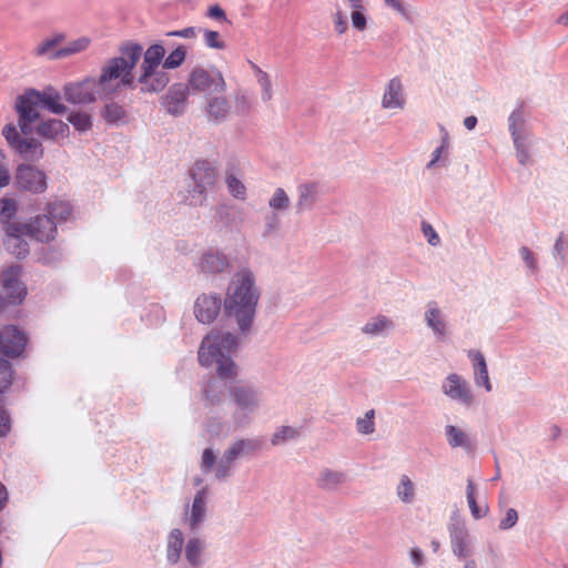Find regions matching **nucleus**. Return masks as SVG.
Returning <instances> with one entry per match:
<instances>
[{
  "instance_id": "obj_1",
  "label": "nucleus",
  "mask_w": 568,
  "mask_h": 568,
  "mask_svg": "<svg viewBox=\"0 0 568 568\" xmlns=\"http://www.w3.org/2000/svg\"><path fill=\"white\" fill-rule=\"evenodd\" d=\"M237 339L230 333L213 329L202 341L199 362L202 366H215L216 376H211L202 386V398L206 407H215L230 396V388L239 374L231 355L236 351Z\"/></svg>"
},
{
  "instance_id": "obj_2",
  "label": "nucleus",
  "mask_w": 568,
  "mask_h": 568,
  "mask_svg": "<svg viewBox=\"0 0 568 568\" xmlns=\"http://www.w3.org/2000/svg\"><path fill=\"white\" fill-rule=\"evenodd\" d=\"M142 55V45L126 41L119 48V54L103 62L95 80L105 100L118 97L126 89H135V72Z\"/></svg>"
},
{
  "instance_id": "obj_3",
  "label": "nucleus",
  "mask_w": 568,
  "mask_h": 568,
  "mask_svg": "<svg viewBox=\"0 0 568 568\" xmlns=\"http://www.w3.org/2000/svg\"><path fill=\"white\" fill-rule=\"evenodd\" d=\"M260 297L261 290L253 270L250 267L237 270L229 282L224 306L226 313L236 320L242 332L251 328Z\"/></svg>"
},
{
  "instance_id": "obj_4",
  "label": "nucleus",
  "mask_w": 568,
  "mask_h": 568,
  "mask_svg": "<svg viewBox=\"0 0 568 568\" xmlns=\"http://www.w3.org/2000/svg\"><path fill=\"white\" fill-rule=\"evenodd\" d=\"M40 108H45L53 114H64L68 111L61 94L53 88H47L43 91L36 89L24 91L14 101L18 125L23 134L33 132V124L40 120Z\"/></svg>"
},
{
  "instance_id": "obj_5",
  "label": "nucleus",
  "mask_w": 568,
  "mask_h": 568,
  "mask_svg": "<svg viewBox=\"0 0 568 568\" xmlns=\"http://www.w3.org/2000/svg\"><path fill=\"white\" fill-rule=\"evenodd\" d=\"M164 55L165 48L160 42L142 49V62L135 73V89L141 93H160L169 84L170 75L162 65Z\"/></svg>"
},
{
  "instance_id": "obj_6",
  "label": "nucleus",
  "mask_w": 568,
  "mask_h": 568,
  "mask_svg": "<svg viewBox=\"0 0 568 568\" xmlns=\"http://www.w3.org/2000/svg\"><path fill=\"white\" fill-rule=\"evenodd\" d=\"M217 179L215 168L206 161H197L190 170V181L184 201L190 206L205 203L209 190L213 189Z\"/></svg>"
},
{
  "instance_id": "obj_7",
  "label": "nucleus",
  "mask_w": 568,
  "mask_h": 568,
  "mask_svg": "<svg viewBox=\"0 0 568 568\" xmlns=\"http://www.w3.org/2000/svg\"><path fill=\"white\" fill-rule=\"evenodd\" d=\"M18 128V123H8L2 128L7 144L28 163L41 160L44 154L42 143L30 134L19 132Z\"/></svg>"
},
{
  "instance_id": "obj_8",
  "label": "nucleus",
  "mask_w": 568,
  "mask_h": 568,
  "mask_svg": "<svg viewBox=\"0 0 568 568\" xmlns=\"http://www.w3.org/2000/svg\"><path fill=\"white\" fill-rule=\"evenodd\" d=\"M48 174L33 163H19L13 173L17 190L33 195L43 194L48 190Z\"/></svg>"
},
{
  "instance_id": "obj_9",
  "label": "nucleus",
  "mask_w": 568,
  "mask_h": 568,
  "mask_svg": "<svg viewBox=\"0 0 568 568\" xmlns=\"http://www.w3.org/2000/svg\"><path fill=\"white\" fill-rule=\"evenodd\" d=\"M63 98L71 104H92L97 101H106L94 75H87L81 80L64 84Z\"/></svg>"
},
{
  "instance_id": "obj_10",
  "label": "nucleus",
  "mask_w": 568,
  "mask_h": 568,
  "mask_svg": "<svg viewBox=\"0 0 568 568\" xmlns=\"http://www.w3.org/2000/svg\"><path fill=\"white\" fill-rule=\"evenodd\" d=\"M230 398L236 407L234 419L237 425L247 423L248 416L261 405L260 392L252 385L233 384L230 388Z\"/></svg>"
},
{
  "instance_id": "obj_11",
  "label": "nucleus",
  "mask_w": 568,
  "mask_h": 568,
  "mask_svg": "<svg viewBox=\"0 0 568 568\" xmlns=\"http://www.w3.org/2000/svg\"><path fill=\"white\" fill-rule=\"evenodd\" d=\"M189 87L195 92L224 93L226 91L225 79L216 68H194L189 75Z\"/></svg>"
},
{
  "instance_id": "obj_12",
  "label": "nucleus",
  "mask_w": 568,
  "mask_h": 568,
  "mask_svg": "<svg viewBox=\"0 0 568 568\" xmlns=\"http://www.w3.org/2000/svg\"><path fill=\"white\" fill-rule=\"evenodd\" d=\"M258 442L255 439H237L224 452L215 467V478L225 479L232 473L233 463L243 456L257 450Z\"/></svg>"
},
{
  "instance_id": "obj_13",
  "label": "nucleus",
  "mask_w": 568,
  "mask_h": 568,
  "mask_svg": "<svg viewBox=\"0 0 568 568\" xmlns=\"http://www.w3.org/2000/svg\"><path fill=\"white\" fill-rule=\"evenodd\" d=\"M22 267L13 264L0 272V287L13 305H20L27 296V286L21 281Z\"/></svg>"
},
{
  "instance_id": "obj_14",
  "label": "nucleus",
  "mask_w": 568,
  "mask_h": 568,
  "mask_svg": "<svg viewBox=\"0 0 568 568\" xmlns=\"http://www.w3.org/2000/svg\"><path fill=\"white\" fill-rule=\"evenodd\" d=\"M423 320L437 342H446L450 336V328L445 311L435 301L425 305Z\"/></svg>"
},
{
  "instance_id": "obj_15",
  "label": "nucleus",
  "mask_w": 568,
  "mask_h": 568,
  "mask_svg": "<svg viewBox=\"0 0 568 568\" xmlns=\"http://www.w3.org/2000/svg\"><path fill=\"white\" fill-rule=\"evenodd\" d=\"M20 225L28 237L40 243L52 242L58 233L54 221L45 213L36 215L27 222H21Z\"/></svg>"
},
{
  "instance_id": "obj_16",
  "label": "nucleus",
  "mask_w": 568,
  "mask_h": 568,
  "mask_svg": "<svg viewBox=\"0 0 568 568\" xmlns=\"http://www.w3.org/2000/svg\"><path fill=\"white\" fill-rule=\"evenodd\" d=\"M442 392L460 405L470 406L474 403V393L469 383L456 373L446 376L442 384Z\"/></svg>"
},
{
  "instance_id": "obj_17",
  "label": "nucleus",
  "mask_w": 568,
  "mask_h": 568,
  "mask_svg": "<svg viewBox=\"0 0 568 568\" xmlns=\"http://www.w3.org/2000/svg\"><path fill=\"white\" fill-rule=\"evenodd\" d=\"M209 491L206 487H202L196 491L193 500L184 509V523L191 530L201 528L207 516Z\"/></svg>"
},
{
  "instance_id": "obj_18",
  "label": "nucleus",
  "mask_w": 568,
  "mask_h": 568,
  "mask_svg": "<svg viewBox=\"0 0 568 568\" xmlns=\"http://www.w3.org/2000/svg\"><path fill=\"white\" fill-rule=\"evenodd\" d=\"M28 343L27 334L17 326H7L0 331V353L8 357H19Z\"/></svg>"
},
{
  "instance_id": "obj_19",
  "label": "nucleus",
  "mask_w": 568,
  "mask_h": 568,
  "mask_svg": "<svg viewBox=\"0 0 568 568\" xmlns=\"http://www.w3.org/2000/svg\"><path fill=\"white\" fill-rule=\"evenodd\" d=\"M406 94L403 81L394 77L384 87L381 105L384 110L403 111L406 106Z\"/></svg>"
},
{
  "instance_id": "obj_20",
  "label": "nucleus",
  "mask_w": 568,
  "mask_h": 568,
  "mask_svg": "<svg viewBox=\"0 0 568 568\" xmlns=\"http://www.w3.org/2000/svg\"><path fill=\"white\" fill-rule=\"evenodd\" d=\"M452 551L457 558L473 556L474 539L464 524H456L449 528Z\"/></svg>"
},
{
  "instance_id": "obj_21",
  "label": "nucleus",
  "mask_w": 568,
  "mask_h": 568,
  "mask_svg": "<svg viewBox=\"0 0 568 568\" xmlns=\"http://www.w3.org/2000/svg\"><path fill=\"white\" fill-rule=\"evenodd\" d=\"M221 311V298L216 294L200 295L194 303V315L200 323H212Z\"/></svg>"
},
{
  "instance_id": "obj_22",
  "label": "nucleus",
  "mask_w": 568,
  "mask_h": 568,
  "mask_svg": "<svg viewBox=\"0 0 568 568\" xmlns=\"http://www.w3.org/2000/svg\"><path fill=\"white\" fill-rule=\"evenodd\" d=\"M4 232L3 244L7 251L17 258H26L30 253V245L23 239L27 236L21 225H9Z\"/></svg>"
},
{
  "instance_id": "obj_23",
  "label": "nucleus",
  "mask_w": 568,
  "mask_h": 568,
  "mask_svg": "<svg viewBox=\"0 0 568 568\" xmlns=\"http://www.w3.org/2000/svg\"><path fill=\"white\" fill-rule=\"evenodd\" d=\"M199 267L205 274L215 275L227 271L231 267V261L224 252L209 248L201 255Z\"/></svg>"
},
{
  "instance_id": "obj_24",
  "label": "nucleus",
  "mask_w": 568,
  "mask_h": 568,
  "mask_svg": "<svg viewBox=\"0 0 568 568\" xmlns=\"http://www.w3.org/2000/svg\"><path fill=\"white\" fill-rule=\"evenodd\" d=\"M348 481V475L338 469L323 467L315 478L316 486L324 491H337Z\"/></svg>"
},
{
  "instance_id": "obj_25",
  "label": "nucleus",
  "mask_w": 568,
  "mask_h": 568,
  "mask_svg": "<svg viewBox=\"0 0 568 568\" xmlns=\"http://www.w3.org/2000/svg\"><path fill=\"white\" fill-rule=\"evenodd\" d=\"M395 329L394 321L383 314H377L367 320L361 327L363 335L369 338L386 337Z\"/></svg>"
},
{
  "instance_id": "obj_26",
  "label": "nucleus",
  "mask_w": 568,
  "mask_h": 568,
  "mask_svg": "<svg viewBox=\"0 0 568 568\" xmlns=\"http://www.w3.org/2000/svg\"><path fill=\"white\" fill-rule=\"evenodd\" d=\"M321 186L317 182H304L297 186L296 210L298 213L310 211L320 200Z\"/></svg>"
},
{
  "instance_id": "obj_27",
  "label": "nucleus",
  "mask_w": 568,
  "mask_h": 568,
  "mask_svg": "<svg viewBox=\"0 0 568 568\" xmlns=\"http://www.w3.org/2000/svg\"><path fill=\"white\" fill-rule=\"evenodd\" d=\"M36 133L47 140L65 139L69 136V124L59 119L42 120L36 128Z\"/></svg>"
},
{
  "instance_id": "obj_28",
  "label": "nucleus",
  "mask_w": 568,
  "mask_h": 568,
  "mask_svg": "<svg viewBox=\"0 0 568 568\" xmlns=\"http://www.w3.org/2000/svg\"><path fill=\"white\" fill-rule=\"evenodd\" d=\"M231 110V103L225 97L214 95L206 100L205 115L211 122L221 123L225 121Z\"/></svg>"
},
{
  "instance_id": "obj_29",
  "label": "nucleus",
  "mask_w": 568,
  "mask_h": 568,
  "mask_svg": "<svg viewBox=\"0 0 568 568\" xmlns=\"http://www.w3.org/2000/svg\"><path fill=\"white\" fill-rule=\"evenodd\" d=\"M101 110V118L113 126H121L129 122V114L124 106L113 99L108 100Z\"/></svg>"
},
{
  "instance_id": "obj_30",
  "label": "nucleus",
  "mask_w": 568,
  "mask_h": 568,
  "mask_svg": "<svg viewBox=\"0 0 568 568\" xmlns=\"http://www.w3.org/2000/svg\"><path fill=\"white\" fill-rule=\"evenodd\" d=\"M395 495L399 503L413 505L417 500V485L408 475L402 474L395 486Z\"/></svg>"
},
{
  "instance_id": "obj_31",
  "label": "nucleus",
  "mask_w": 568,
  "mask_h": 568,
  "mask_svg": "<svg viewBox=\"0 0 568 568\" xmlns=\"http://www.w3.org/2000/svg\"><path fill=\"white\" fill-rule=\"evenodd\" d=\"M64 40L65 36L63 33H55L39 42L33 49V54L37 57H44L50 60H59L61 59V55H58L60 49L58 45Z\"/></svg>"
},
{
  "instance_id": "obj_32",
  "label": "nucleus",
  "mask_w": 568,
  "mask_h": 568,
  "mask_svg": "<svg viewBox=\"0 0 568 568\" xmlns=\"http://www.w3.org/2000/svg\"><path fill=\"white\" fill-rule=\"evenodd\" d=\"M250 67L261 89L262 102L265 104L270 103L274 98V84L271 74L254 62H250Z\"/></svg>"
},
{
  "instance_id": "obj_33",
  "label": "nucleus",
  "mask_w": 568,
  "mask_h": 568,
  "mask_svg": "<svg viewBox=\"0 0 568 568\" xmlns=\"http://www.w3.org/2000/svg\"><path fill=\"white\" fill-rule=\"evenodd\" d=\"M184 545V535L181 529L174 528L172 529L166 538V560L171 565H175L179 562L181 558L182 548Z\"/></svg>"
},
{
  "instance_id": "obj_34",
  "label": "nucleus",
  "mask_w": 568,
  "mask_h": 568,
  "mask_svg": "<svg viewBox=\"0 0 568 568\" xmlns=\"http://www.w3.org/2000/svg\"><path fill=\"white\" fill-rule=\"evenodd\" d=\"M302 426L281 425L275 428L271 436V444L273 446H282L290 442H295L302 437Z\"/></svg>"
},
{
  "instance_id": "obj_35",
  "label": "nucleus",
  "mask_w": 568,
  "mask_h": 568,
  "mask_svg": "<svg viewBox=\"0 0 568 568\" xmlns=\"http://www.w3.org/2000/svg\"><path fill=\"white\" fill-rule=\"evenodd\" d=\"M205 550V541L199 537H192L185 545V559L193 568H199L203 565V555Z\"/></svg>"
},
{
  "instance_id": "obj_36",
  "label": "nucleus",
  "mask_w": 568,
  "mask_h": 568,
  "mask_svg": "<svg viewBox=\"0 0 568 568\" xmlns=\"http://www.w3.org/2000/svg\"><path fill=\"white\" fill-rule=\"evenodd\" d=\"M476 491H477V487H476L475 483L473 481V479L468 478L467 486H466L467 504L470 509V514H471L473 518L478 520L488 515L489 507H488L487 503H481V504L477 503Z\"/></svg>"
},
{
  "instance_id": "obj_37",
  "label": "nucleus",
  "mask_w": 568,
  "mask_h": 568,
  "mask_svg": "<svg viewBox=\"0 0 568 568\" xmlns=\"http://www.w3.org/2000/svg\"><path fill=\"white\" fill-rule=\"evenodd\" d=\"M474 382L477 387H484L487 393L493 390L486 359L480 353H476L474 356Z\"/></svg>"
},
{
  "instance_id": "obj_38",
  "label": "nucleus",
  "mask_w": 568,
  "mask_h": 568,
  "mask_svg": "<svg viewBox=\"0 0 568 568\" xmlns=\"http://www.w3.org/2000/svg\"><path fill=\"white\" fill-rule=\"evenodd\" d=\"M513 143L519 164L524 166L528 165L531 162V132L521 136L514 138Z\"/></svg>"
},
{
  "instance_id": "obj_39",
  "label": "nucleus",
  "mask_w": 568,
  "mask_h": 568,
  "mask_svg": "<svg viewBox=\"0 0 568 568\" xmlns=\"http://www.w3.org/2000/svg\"><path fill=\"white\" fill-rule=\"evenodd\" d=\"M450 142L447 133L442 138L440 144L433 151L430 161L426 164L427 170L436 166H446L449 162Z\"/></svg>"
},
{
  "instance_id": "obj_40",
  "label": "nucleus",
  "mask_w": 568,
  "mask_h": 568,
  "mask_svg": "<svg viewBox=\"0 0 568 568\" xmlns=\"http://www.w3.org/2000/svg\"><path fill=\"white\" fill-rule=\"evenodd\" d=\"M18 211V203L12 197L0 199V224L3 231H7L9 225H20L21 222H14V217Z\"/></svg>"
},
{
  "instance_id": "obj_41",
  "label": "nucleus",
  "mask_w": 568,
  "mask_h": 568,
  "mask_svg": "<svg viewBox=\"0 0 568 568\" xmlns=\"http://www.w3.org/2000/svg\"><path fill=\"white\" fill-rule=\"evenodd\" d=\"M445 436L448 445L452 448H470V439L467 433L455 425H446L445 426Z\"/></svg>"
},
{
  "instance_id": "obj_42",
  "label": "nucleus",
  "mask_w": 568,
  "mask_h": 568,
  "mask_svg": "<svg viewBox=\"0 0 568 568\" xmlns=\"http://www.w3.org/2000/svg\"><path fill=\"white\" fill-rule=\"evenodd\" d=\"M92 43L90 37L82 36L77 39L70 40L63 47L59 49L58 55H61V59H65L75 54H80L85 52Z\"/></svg>"
},
{
  "instance_id": "obj_43",
  "label": "nucleus",
  "mask_w": 568,
  "mask_h": 568,
  "mask_svg": "<svg viewBox=\"0 0 568 568\" xmlns=\"http://www.w3.org/2000/svg\"><path fill=\"white\" fill-rule=\"evenodd\" d=\"M348 3V7L352 9L351 12V21L352 26L358 30L364 31L367 28V18H366V9L364 6V0H344Z\"/></svg>"
},
{
  "instance_id": "obj_44",
  "label": "nucleus",
  "mask_w": 568,
  "mask_h": 568,
  "mask_svg": "<svg viewBox=\"0 0 568 568\" xmlns=\"http://www.w3.org/2000/svg\"><path fill=\"white\" fill-rule=\"evenodd\" d=\"M508 130L511 139L530 133L527 118L521 110H515L508 118Z\"/></svg>"
},
{
  "instance_id": "obj_45",
  "label": "nucleus",
  "mask_w": 568,
  "mask_h": 568,
  "mask_svg": "<svg viewBox=\"0 0 568 568\" xmlns=\"http://www.w3.org/2000/svg\"><path fill=\"white\" fill-rule=\"evenodd\" d=\"M267 206L270 211L285 214L291 206V197L283 187H276L267 201Z\"/></svg>"
},
{
  "instance_id": "obj_46",
  "label": "nucleus",
  "mask_w": 568,
  "mask_h": 568,
  "mask_svg": "<svg viewBox=\"0 0 568 568\" xmlns=\"http://www.w3.org/2000/svg\"><path fill=\"white\" fill-rule=\"evenodd\" d=\"M225 184L229 193L239 201H246L247 189L245 184L235 174L230 173L225 176Z\"/></svg>"
},
{
  "instance_id": "obj_47",
  "label": "nucleus",
  "mask_w": 568,
  "mask_h": 568,
  "mask_svg": "<svg viewBox=\"0 0 568 568\" xmlns=\"http://www.w3.org/2000/svg\"><path fill=\"white\" fill-rule=\"evenodd\" d=\"M384 4L400 16L407 23H414L415 11L402 0H383Z\"/></svg>"
},
{
  "instance_id": "obj_48",
  "label": "nucleus",
  "mask_w": 568,
  "mask_h": 568,
  "mask_svg": "<svg viewBox=\"0 0 568 568\" xmlns=\"http://www.w3.org/2000/svg\"><path fill=\"white\" fill-rule=\"evenodd\" d=\"M186 59V48L184 45H178L166 57L164 55L162 65L165 70H174L181 67Z\"/></svg>"
},
{
  "instance_id": "obj_49",
  "label": "nucleus",
  "mask_w": 568,
  "mask_h": 568,
  "mask_svg": "<svg viewBox=\"0 0 568 568\" xmlns=\"http://www.w3.org/2000/svg\"><path fill=\"white\" fill-rule=\"evenodd\" d=\"M45 214L50 215L51 220L57 224L69 219L71 215V206L67 202H54L48 206Z\"/></svg>"
},
{
  "instance_id": "obj_50",
  "label": "nucleus",
  "mask_w": 568,
  "mask_h": 568,
  "mask_svg": "<svg viewBox=\"0 0 568 568\" xmlns=\"http://www.w3.org/2000/svg\"><path fill=\"white\" fill-rule=\"evenodd\" d=\"M68 121L80 132H87L92 128L91 115L84 111H72L68 115Z\"/></svg>"
},
{
  "instance_id": "obj_51",
  "label": "nucleus",
  "mask_w": 568,
  "mask_h": 568,
  "mask_svg": "<svg viewBox=\"0 0 568 568\" xmlns=\"http://www.w3.org/2000/svg\"><path fill=\"white\" fill-rule=\"evenodd\" d=\"M375 410L371 409L364 416L356 419V429L362 435H371L375 432Z\"/></svg>"
},
{
  "instance_id": "obj_52",
  "label": "nucleus",
  "mask_w": 568,
  "mask_h": 568,
  "mask_svg": "<svg viewBox=\"0 0 568 568\" xmlns=\"http://www.w3.org/2000/svg\"><path fill=\"white\" fill-rule=\"evenodd\" d=\"M233 101L235 111L240 114H246L252 109V99L248 93L244 90H237L234 92Z\"/></svg>"
},
{
  "instance_id": "obj_53",
  "label": "nucleus",
  "mask_w": 568,
  "mask_h": 568,
  "mask_svg": "<svg viewBox=\"0 0 568 568\" xmlns=\"http://www.w3.org/2000/svg\"><path fill=\"white\" fill-rule=\"evenodd\" d=\"M217 463H219V460L216 459V455L213 452V449L212 448L204 449L202 457H201V463H200L201 470L205 474L211 473V471L215 473V467H216Z\"/></svg>"
},
{
  "instance_id": "obj_54",
  "label": "nucleus",
  "mask_w": 568,
  "mask_h": 568,
  "mask_svg": "<svg viewBox=\"0 0 568 568\" xmlns=\"http://www.w3.org/2000/svg\"><path fill=\"white\" fill-rule=\"evenodd\" d=\"M281 213L270 211V213L264 216L263 227L265 235H271L278 231L281 225Z\"/></svg>"
},
{
  "instance_id": "obj_55",
  "label": "nucleus",
  "mask_w": 568,
  "mask_h": 568,
  "mask_svg": "<svg viewBox=\"0 0 568 568\" xmlns=\"http://www.w3.org/2000/svg\"><path fill=\"white\" fill-rule=\"evenodd\" d=\"M203 31V41L207 48L223 50L225 48V42L221 39V36L217 31L213 30H202Z\"/></svg>"
},
{
  "instance_id": "obj_56",
  "label": "nucleus",
  "mask_w": 568,
  "mask_h": 568,
  "mask_svg": "<svg viewBox=\"0 0 568 568\" xmlns=\"http://www.w3.org/2000/svg\"><path fill=\"white\" fill-rule=\"evenodd\" d=\"M422 232L429 245L438 246L440 244V237L430 223L422 222Z\"/></svg>"
},
{
  "instance_id": "obj_57",
  "label": "nucleus",
  "mask_w": 568,
  "mask_h": 568,
  "mask_svg": "<svg viewBox=\"0 0 568 568\" xmlns=\"http://www.w3.org/2000/svg\"><path fill=\"white\" fill-rule=\"evenodd\" d=\"M518 521V513L515 508H508L505 517L499 523L500 530L511 529Z\"/></svg>"
},
{
  "instance_id": "obj_58",
  "label": "nucleus",
  "mask_w": 568,
  "mask_h": 568,
  "mask_svg": "<svg viewBox=\"0 0 568 568\" xmlns=\"http://www.w3.org/2000/svg\"><path fill=\"white\" fill-rule=\"evenodd\" d=\"M61 258V253L52 248H42L38 256V261L43 264H52Z\"/></svg>"
},
{
  "instance_id": "obj_59",
  "label": "nucleus",
  "mask_w": 568,
  "mask_h": 568,
  "mask_svg": "<svg viewBox=\"0 0 568 568\" xmlns=\"http://www.w3.org/2000/svg\"><path fill=\"white\" fill-rule=\"evenodd\" d=\"M519 255L523 258V261L525 262L526 266L531 272H536L537 271V268H538L537 260H536L534 253L527 246L520 247Z\"/></svg>"
},
{
  "instance_id": "obj_60",
  "label": "nucleus",
  "mask_w": 568,
  "mask_h": 568,
  "mask_svg": "<svg viewBox=\"0 0 568 568\" xmlns=\"http://www.w3.org/2000/svg\"><path fill=\"white\" fill-rule=\"evenodd\" d=\"M11 417L9 413L0 408V438L7 437L11 432Z\"/></svg>"
},
{
  "instance_id": "obj_61",
  "label": "nucleus",
  "mask_w": 568,
  "mask_h": 568,
  "mask_svg": "<svg viewBox=\"0 0 568 568\" xmlns=\"http://www.w3.org/2000/svg\"><path fill=\"white\" fill-rule=\"evenodd\" d=\"M202 29L195 27H187L181 30L170 31L166 33L168 37H178L183 39H194Z\"/></svg>"
},
{
  "instance_id": "obj_62",
  "label": "nucleus",
  "mask_w": 568,
  "mask_h": 568,
  "mask_svg": "<svg viewBox=\"0 0 568 568\" xmlns=\"http://www.w3.org/2000/svg\"><path fill=\"white\" fill-rule=\"evenodd\" d=\"M333 21H334L335 31L338 34H344L347 31L348 26H347L346 16L342 11H339V10L336 11V13L333 17Z\"/></svg>"
},
{
  "instance_id": "obj_63",
  "label": "nucleus",
  "mask_w": 568,
  "mask_h": 568,
  "mask_svg": "<svg viewBox=\"0 0 568 568\" xmlns=\"http://www.w3.org/2000/svg\"><path fill=\"white\" fill-rule=\"evenodd\" d=\"M555 251L561 261H566L568 255V237L560 235L555 243Z\"/></svg>"
},
{
  "instance_id": "obj_64",
  "label": "nucleus",
  "mask_w": 568,
  "mask_h": 568,
  "mask_svg": "<svg viewBox=\"0 0 568 568\" xmlns=\"http://www.w3.org/2000/svg\"><path fill=\"white\" fill-rule=\"evenodd\" d=\"M187 89L183 85H174L169 93L170 99L176 103H183L186 100Z\"/></svg>"
}]
</instances>
